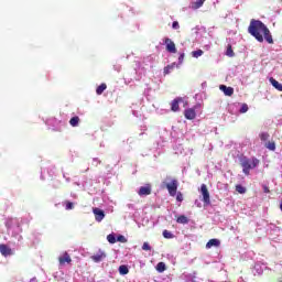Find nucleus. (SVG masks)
<instances>
[{
  "mask_svg": "<svg viewBox=\"0 0 282 282\" xmlns=\"http://www.w3.org/2000/svg\"><path fill=\"white\" fill-rule=\"evenodd\" d=\"M176 202H184V195L182 192H176Z\"/></svg>",
  "mask_w": 282,
  "mask_h": 282,
  "instance_id": "31",
  "label": "nucleus"
},
{
  "mask_svg": "<svg viewBox=\"0 0 282 282\" xmlns=\"http://www.w3.org/2000/svg\"><path fill=\"white\" fill-rule=\"evenodd\" d=\"M178 62H180V63H184V53H182V54L178 56Z\"/></svg>",
  "mask_w": 282,
  "mask_h": 282,
  "instance_id": "37",
  "label": "nucleus"
},
{
  "mask_svg": "<svg viewBox=\"0 0 282 282\" xmlns=\"http://www.w3.org/2000/svg\"><path fill=\"white\" fill-rule=\"evenodd\" d=\"M163 237L164 239H173V235L169 230H163Z\"/></svg>",
  "mask_w": 282,
  "mask_h": 282,
  "instance_id": "29",
  "label": "nucleus"
},
{
  "mask_svg": "<svg viewBox=\"0 0 282 282\" xmlns=\"http://www.w3.org/2000/svg\"><path fill=\"white\" fill-rule=\"evenodd\" d=\"M163 186H165L171 197H175L177 195V186H180V182L176 178H172L169 183L163 182Z\"/></svg>",
  "mask_w": 282,
  "mask_h": 282,
  "instance_id": "3",
  "label": "nucleus"
},
{
  "mask_svg": "<svg viewBox=\"0 0 282 282\" xmlns=\"http://www.w3.org/2000/svg\"><path fill=\"white\" fill-rule=\"evenodd\" d=\"M220 91L225 94V96H232L235 94V88L228 87L226 85H220L219 86Z\"/></svg>",
  "mask_w": 282,
  "mask_h": 282,
  "instance_id": "11",
  "label": "nucleus"
},
{
  "mask_svg": "<svg viewBox=\"0 0 282 282\" xmlns=\"http://www.w3.org/2000/svg\"><path fill=\"white\" fill-rule=\"evenodd\" d=\"M58 263L61 268H63L65 263H72V256H69V253L65 251L64 253H62V256L58 257Z\"/></svg>",
  "mask_w": 282,
  "mask_h": 282,
  "instance_id": "8",
  "label": "nucleus"
},
{
  "mask_svg": "<svg viewBox=\"0 0 282 282\" xmlns=\"http://www.w3.org/2000/svg\"><path fill=\"white\" fill-rule=\"evenodd\" d=\"M204 3H206V0H198L196 2H193L192 8L193 10H199V8L204 6Z\"/></svg>",
  "mask_w": 282,
  "mask_h": 282,
  "instance_id": "18",
  "label": "nucleus"
},
{
  "mask_svg": "<svg viewBox=\"0 0 282 282\" xmlns=\"http://www.w3.org/2000/svg\"><path fill=\"white\" fill-rule=\"evenodd\" d=\"M220 241L219 239H210L207 243H206V248L210 249L213 247L215 248H219Z\"/></svg>",
  "mask_w": 282,
  "mask_h": 282,
  "instance_id": "14",
  "label": "nucleus"
},
{
  "mask_svg": "<svg viewBox=\"0 0 282 282\" xmlns=\"http://www.w3.org/2000/svg\"><path fill=\"white\" fill-rule=\"evenodd\" d=\"M280 210H282V203L280 204Z\"/></svg>",
  "mask_w": 282,
  "mask_h": 282,
  "instance_id": "38",
  "label": "nucleus"
},
{
  "mask_svg": "<svg viewBox=\"0 0 282 282\" xmlns=\"http://www.w3.org/2000/svg\"><path fill=\"white\" fill-rule=\"evenodd\" d=\"M107 89V84H101L100 86L97 87L96 94L97 96H102L104 91Z\"/></svg>",
  "mask_w": 282,
  "mask_h": 282,
  "instance_id": "19",
  "label": "nucleus"
},
{
  "mask_svg": "<svg viewBox=\"0 0 282 282\" xmlns=\"http://www.w3.org/2000/svg\"><path fill=\"white\" fill-rule=\"evenodd\" d=\"M269 138H270V133L268 132H262L260 134V140H262V142H265Z\"/></svg>",
  "mask_w": 282,
  "mask_h": 282,
  "instance_id": "28",
  "label": "nucleus"
},
{
  "mask_svg": "<svg viewBox=\"0 0 282 282\" xmlns=\"http://www.w3.org/2000/svg\"><path fill=\"white\" fill-rule=\"evenodd\" d=\"M65 208L67 209V210H74V203H72V202H69V200H66L65 202Z\"/></svg>",
  "mask_w": 282,
  "mask_h": 282,
  "instance_id": "30",
  "label": "nucleus"
},
{
  "mask_svg": "<svg viewBox=\"0 0 282 282\" xmlns=\"http://www.w3.org/2000/svg\"><path fill=\"white\" fill-rule=\"evenodd\" d=\"M176 223L183 225L188 224V217H186L185 215H181L177 217Z\"/></svg>",
  "mask_w": 282,
  "mask_h": 282,
  "instance_id": "21",
  "label": "nucleus"
},
{
  "mask_svg": "<svg viewBox=\"0 0 282 282\" xmlns=\"http://www.w3.org/2000/svg\"><path fill=\"white\" fill-rule=\"evenodd\" d=\"M117 241H119L120 243H127V238H124V236L120 235L117 237Z\"/></svg>",
  "mask_w": 282,
  "mask_h": 282,
  "instance_id": "32",
  "label": "nucleus"
},
{
  "mask_svg": "<svg viewBox=\"0 0 282 282\" xmlns=\"http://www.w3.org/2000/svg\"><path fill=\"white\" fill-rule=\"evenodd\" d=\"M184 117L186 120H195L197 118V112H195V108H189L184 111Z\"/></svg>",
  "mask_w": 282,
  "mask_h": 282,
  "instance_id": "9",
  "label": "nucleus"
},
{
  "mask_svg": "<svg viewBox=\"0 0 282 282\" xmlns=\"http://www.w3.org/2000/svg\"><path fill=\"white\" fill-rule=\"evenodd\" d=\"M262 188L263 193H270V188L268 187V185H263Z\"/></svg>",
  "mask_w": 282,
  "mask_h": 282,
  "instance_id": "36",
  "label": "nucleus"
},
{
  "mask_svg": "<svg viewBox=\"0 0 282 282\" xmlns=\"http://www.w3.org/2000/svg\"><path fill=\"white\" fill-rule=\"evenodd\" d=\"M265 149H269V151H276V143H274V141H269L265 143Z\"/></svg>",
  "mask_w": 282,
  "mask_h": 282,
  "instance_id": "20",
  "label": "nucleus"
},
{
  "mask_svg": "<svg viewBox=\"0 0 282 282\" xmlns=\"http://www.w3.org/2000/svg\"><path fill=\"white\" fill-rule=\"evenodd\" d=\"M270 83H271V85L275 88V89H278V91H282V84L281 83H279L276 79H274L273 77H271L270 79Z\"/></svg>",
  "mask_w": 282,
  "mask_h": 282,
  "instance_id": "15",
  "label": "nucleus"
},
{
  "mask_svg": "<svg viewBox=\"0 0 282 282\" xmlns=\"http://www.w3.org/2000/svg\"><path fill=\"white\" fill-rule=\"evenodd\" d=\"M0 252L2 257H10L12 254V249L8 245H0Z\"/></svg>",
  "mask_w": 282,
  "mask_h": 282,
  "instance_id": "13",
  "label": "nucleus"
},
{
  "mask_svg": "<svg viewBox=\"0 0 282 282\" xmlns=\"http://www.w3.org/2000/svg\"><path fill=\"white\" fill-rule=\"evenodd\" d=\"M236 191H237V193H239L240 195L246 194V187H243V185H240V184L236 185Z\"/></svg>",
  "mask_w": 282,
  "mask_h": 282,
  "instance_id": "25",
  "label": "nucleus"
},
{
  "mask_svg": "<svg viewBox=\"0 0 282 282\" xmlns=\"http://www.w3.org/2000/svg\"><path fill=\"white\" fill-rule=\"evenodd\" d=\"M153 188L151 186V184H145L144 186H141L138 191V195L140 197H147L148 195H151Z\"/></svg>",
  "mask_w": 282,
  "mask_h": 282,
  "instance_id": "4",
  "label": "nucleus"
},
{
  "mask_svg": "<svg viewBox=\"0 0 282 282\" xmlns=\"http://www.w3.org/2000/svg\"><path fill=\"white\" fill-rule=\"evenodd\" d=\"M142 250H145V251L151 250V245H149V242H144V243L142 245Z\"/></svg>",
  "mask_w": 282,
  "mask_h": 282,
  "instance_id": "34",
  "label": "nucleus"
},
{
  "mask_svg": "<svg viewBox=\"0 0 282 282\" xmlns=\"http://www.w3.org/2000/svg\"><path fill=\"white\" fill-rule=\"evenodd\" d=\"M240 165L242 166V173H245V175H250V170L259 166V160L252 159V161H250L248 158H242L240 160Z\"/></svg>",
  "mask_w": 282,
  "mask_h": 282,
  "instance_id": "2",
  "label": "nucleus"
},
{
  "mask_svg": "<svg viewBox=\"0 0 282 282\" xmlns=\"http://www.w3.org/2000/svg\"><path fill=\"white\" fill-rule=\"evenodd\" d=\"M156 270H158L159 272H164V271L166 270V264H165L164 262H159V263L156 264Z\"/></svg>",
  "mask_w": 282,
  "mask_h": 282,
  "instance_id": "24",
  "label": "nucleus"
},
{
  "mask_svg": "<svg viewBox=\"0 0 282 282\" xmlns=\"http://www.w3.org/2000/svg\"><path fill=\"white\" fill-rule=\"evenodd\" d=\"M107 241H108L109 243H116V241H117L116 236H115L113 234H109V235L107 236Z\"/></svg>",
  "mask_w": 282,
  "mask_h": 282,
  "instance_id": "27",
  "label": "nucleus"
},
{
  "mask_svg": "<svg viewBox=\"0 0 282 282\" xmlns=\"http://www.w3.org/2000/svg\"><path fill=\"white\" fill-rule=\"evenodd\" d=\"M79 123H80V118L78 116H75L69 120L70 127H78Z\"/></svg>",
  "mask_w": 282,
  "mask_h": 282,
  "instance_id": "17",
  "label": "nucleus"
},
{
  "mask_svg": "<svg viewBox=\"0 0 282 282\" xmlns=\"http://www.w3.org/2000/svg\"><path fill=\"white\" fill-rule=\"evenodd\" d=\"M129 272V268L127 265H120L119 267V274H127Z\"/></svg>",
  "mask_w": 282,
  "mask_h": 282,
  "instance_id": "26",
  "label": "nucleus"
},
{
  "mask_svg": "<svg viewBox=\"0 0 282 282\" xmlns=\"http://www.w3.org/2000/svg\"><path fill=\"white\" fill-rule=\"evenodd\" d=\"M172 28H173V30H180V22L174 21V22L172 23Z\"/></svg>",
  "mask_w": 282,
  "mask_h": 282,
  "instance_id": "35",
  "label": "nucleus"
},
{
  "mask_svg": "<svg viewBox=\"0 0 282 282\" xmlns=\"http://www.w3.org/2000/svg\"><path fill=\"white\" fill-rule=\"evenodd\" d=\"M248 112V104H243L240 108V113H246Z\"/></svg>",
  "mask_w": 282,
  "mask_h": 282,
  "instance_id": "33",
  "label": "nucleus"
},
{
  "mask_svg": "<svg viewBox=\"0 0 282 282\" xmlns=\"http://www.w3.org/2000/svg\"><path fill=\"white\" fill-rule=\"evenodd\" d=\"M93 213L95 215L96 221H102L105 219V212L100 208H94Z\"/></svg>",
  "mask_w": 282,
  "mask_h": 282,
  "instance_id": "10",
  "label": "nucleus"
},
{
  "mask_svg": "<svg viewBox=\"0 0 282 282\" xmlns=\"http://www.w3.org/2000/svg\"><path fill=\"white\" fill-rule=\"evenodd\" d=\"M200 193L203 195V202L205 204H210V193L208 192V187L206 186V184H203L200 186Z\"/></svg>",
  "mask_w": 282,
  "mask_h": 282,
  "instance_id": "7",
  "label": "nucleus"
},
{
  "mask_svg": "<svg viewBox=\"0 0 282 282\" xmlns=\"http://www.w3.org/2000/svg\"><path fill=\"white\" fill-rule=\"evenodd\" d=\"M166 52H170V54H175L177 52V48L175 47V42L173 40L166 37L164 40Z\"/></svg>",
  "mask_w": 282,
  "mask_h": 282,
  "instance_id": "6",
  "label": "nucleus"
},
{
  "mask_svg": "<svg viewBox=\"0 0 282 282\" xmlns=\"http://www.w3.org/2000/svg\"><path fill=\"white\" fill-rule=\"evenodd\" d=\"M193 58H199V56H204V51L203 50H197L192 52Z\"/></svg>",
  "mask_w": 282,
  "mask_h": 282,
  "instance_id": "23",
  "label": "nucleus"
},
{
  "mask_svg": "<svg viewBox=\"0 0 282 282\" xmlns=\"http://www.w3.org/2000/svg\"><path fill=\"white\" fill-rule=\"evenodd\" d=\"M226 56H229V58H232V56H235V51H232L231 44L227 45Z\"/></svg>",
  "mask_w": 282,
  "mask_h": 282,
  "instance_id": "22",
  "label": "nucleus"
},
{
  "mask_svg": "<svg viewBox=\"0 0 282 282\" xmlns=\"http://www.w3.org/2000/svg\"><path fill=\"white\" fill-rule=\"evenodd\" d=\"M90 259L95 263H100V261H105V259H107V253L102 249H99L96 254L90 257Z\"/></svg>",
  "mask_w": 282,
  "mask_h": 282,
  "instance_id": "5",
  "label": "nucleus"
},
{
  "mask_svg": "<svg viewBox=\"0 0 282 282\" xmlns=\"http://www.w3.org/2000/svg\"><path fill=\"white\" fill-rule=\"evenodd\" d=\"M173 69H175V63H172V64L165 66L164 70H163L164 76L171 74V72H173Z\"/></svg>",
  "mask_w": 282,
  "mask_h": 282,
  "instance_id": "16",
  "label": "nucleus"
},
{
  "mask_svg": "<svg viewBox=\"0 0 282 282\" xmlns=\"http://www.w3.org/2000/svg\"><path fill=\"white\" fill-rule=\"evenodd\" d=\"M184 99H182L181 97L175 98L172 102H171V110L176 112L180 111V102H183Z\"/></svg>",
  "mask_w": 282,
  "mask_h": 282,
  "instance_id": "12",
  "label": "nucleus"
},
{
  "mask_svg": "<svg viewBox=\"0 0 282 282\" xmlns=\"http://www.w3.org/2000/svg\"><path fill=\"white\" fill-rule=\"evenodd\" d=\"M248 32L251 34V36H254L258 43H263V41H267L269 45H274V39L272 37L270 29H268V26L263 24L261 20L251 19L248 26Z\"/></svg>",
  "mask_w": 282,
  "mask_h": 282,
  "instance_id": "1",
  "label": "nucleus"
}]
</instances>
